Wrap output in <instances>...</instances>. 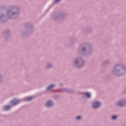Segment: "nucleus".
<instances>
[{"label": "nucleus", "mask_w": 126, "mask_h": 126, "mask_svg": "<svg viewBox=\"0 0 126 126\" xmlns=\"http://www.w3.org/2000/svg\"><path fill=\"white\" fill-rule=\"evenodd\" d=\"M101 103L99 102H95L93 104V107L94 109L95 108H98V107H100Z\"/></svg>", "instance_id": "obj_1"}, {"label": "nucleus", "mask_w": 126, "mask_h": 126, "mask_svg": "<svg viewBox=\"0 0 126 126\" xmlns=\"http://www.w3.org/2000/svg\"><path fill=\"white\" fill-rule=\"evenodd\" d=\"M11 103L13 106H15V105H17V103H19V101L17 99H13L11 101Z\"/></svg>", "instance_id": "obj_2"}, {"label": "nucleus", "mask_w": 126, "mask_h": 126, "mask_svg": "<svg viewBox=\"0 0 126 126\" xmlns=\"http://www.w3.org/2000/svg\"><path fill=\"white\" fill-rule=\"evenodd\" d=\"M53 105V102L52 101H48L45 103V105L46 107H51V106H52Z\"/></svg>", "instance_id": "obj_3"}, {"label": "nucleus", "mask_w": 126, "mask_h": 126, "mask_svg": "<svg viewBox=\"0 0 126 126\" xmlns=\"http://www.w3.org/2000/svg\"><path fill=\"white\" fill-rule=\"evenodd\" d=\"M126 104V101L122 100L119 103V106H124Z\"/></svg>", "instance_id": "obj_4"}, {"label": "nucleus", "mask_w": 126, "mask_h": 126, "mask_svg": "<svg viewBox=\"0 0 126 126\" xmlns=\"http://www.w3.org/2000/svg\"><path fill=\"white\" fill-rule=\"evenodd\" d=\"M32 99H33V97L32 96H30V97H26L25 99V101H31V100H32Z\"/></svg>", "instance_id": "obj_5"}, {"label": "nucleus", "mask_w": 126, "mask_h": 126, "mask_svg": "<svg viewBox=\"0 0 126 126\" xmlns=\"http://www.w3.org/2000/svg\"><path fill=\"white\" fill-rule=\"evenodd\" d=\"M10 109V106H5L4 110V111H7L8 110H9Z\"/></svg>", "instance_id": "obj_6"}, {"label": "nucleus", "mask_w": 126, "mask_h": 126, "mask_svg": "<svg viewBox=\"0 0 126 126\" xmlns=\"http://www.w3.org/2000/svg\"><path fill=\"white\" fill-rule=\"evenodd\" d=\"M53 87H55V85H50L47 88V89L48 90H50V89H52V88H53Z\"/></svg>", "instance_id": "obj_7"}, {"label": "nucleus", "mask_w": 126, "mask_h": 126, "mask_svg": "<svg viewBox=\"0 0 126 126\" xmlns=\"http://www.w3.org/2000/svg\"><path fill=\"white\" fill-rule=\"evenodd\" d=\"M85 95H86V96H87L88 98H90V94H89V93H85Z\"/></svg>", "instance_id": "obj_8"}, {"label": "nucleus", "mask_w": 126, "mask_h": 126, "mask_svg": "<svg viewBox=\"0 0 126 126\" xmlns=\"http://www.w3.org/2000/svg\"><path fill=\"white\" fill-rule=\"evenodd\" d=\"M116 118H117V116H116V115H113L112 117V120H115V119H116Z\"/></svg>", "instance_id": "obj_9"}, {"label": "nucleus", "mask_w": 126, "mask_h": 126, "mask_svg": "<svg viewBox=\"0 0 126 126\" xmlns=\"http://www.w3.org/2000/svg\"><path fill=\"white\" fill-rule=\"evenodd\" d=\"M81 118V117H80V116H78V117H76V119H77V120H79V119H80Z\"/></svg>", "instance_id": "obj_10"}, {"label": "nucleus", "mask_w": 126, "mask_h": 126, "mask_svg": "<svg viewBox=\"0 0 126 126\" xmlns=\"http://www.w3.org/2000/svg\"><path fill=\"white\" fill-rule=\"evenodd\" d=\"M61 0H55V2H59Z\"/></svg>", "instance_id": "obj_11"}, {"label": "nucleus", "mask_w": 126, "mask_h": 126, "mask_svg": "<svg viewBox=\"0 0 126 126\" xmlns=\"http://www.w3.org/2000/svg\"><path fill=\"white\" fill-rule=\"evenodd\" d=\"M78 63V62H77V61H76L75 63Z\"/></svg>", "instance_id": "obj_12"}, {"label": "nucleus", "mask_w": 126, "mask_h": 126, "mask_svg": "<svg viewBox=\"0 0 126 126\" xmlns=\"http://www.w3.org/2000/svg\"><path fill=\"white\" fill-rule=\"evenodd\" d=\"M83 51H85V48H83Z\"/></svg>", "instance_id": "obj_13"}]
</instances>
